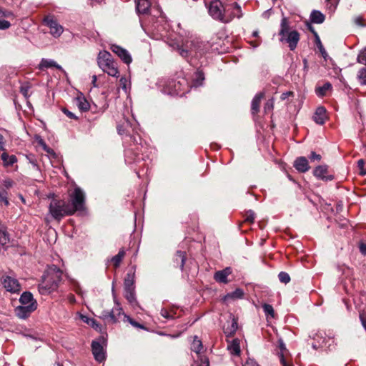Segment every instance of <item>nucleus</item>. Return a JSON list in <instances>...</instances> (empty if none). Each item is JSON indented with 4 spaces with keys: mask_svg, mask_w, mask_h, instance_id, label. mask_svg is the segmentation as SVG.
I'll use <instances>...</instances> for the list:
<instances>
[{
    "mask_svg": "<svg viewBox=\"0 0 366 366\" xmlns=\"http://www.w3.org/2000/svg\"><path fill=\"white\" fill-rule=\"evenodd\" d=\"M81 320H82L83 322L87 323L88 325L90 324V322H93V323L96 322V320L94 319L89 318V317H88L87 316H85V315H82L81 316Z\"/></svg>",
    "mask_w": 366,
    "mask_h": 366,
    "instance_id": "052dcab7",
    "label": "nucleus"
},
{
    "mask_svg": "<svg viewBox=\"0 0 366 366\" xmlns=\"http://www.w3.org/2000/svg\"><path fill=\"white\" fill-rule=\"evenodd\" d=\"M0 150L1 151H5V139L4 136L0 134Z\"/></svg>",
    "mask_w": 366,
    "mask_h": 366,
    "instance_id": "680f3d73",
    "label": "nucleus"
},
{
    "mask_svg": "<svg viewBox=\"0 0 366 366\" xmlns=\"http://www.w3.org/2000/svg\"><path fill=\"white\" fill-rule=\"evenodd\" d=\"M29 86H21V93L25 97H28V92H29Z\"/></svg>",
    "mask_w": 366,
    "mask_h": 366,
    "instance_id": "338daca9",
    "label": "nucleus"
},
{
    "mask_svg": "<svg viewBox=\"0 0 366 366\" xmlns=\"http://www.w3.org/2000/svg\"><path fill=\"white\" fill-rule=\"evenodd\" d=\"M62 112L64 114H65L69 118L73 119H77V117L73 114L71 112L69 111L67 109L64 108L62 109Z\"/></svg>",
    "mask_w": 366,
    "mask_h": 366,
    "instance_id": "5fc2aeb1",
    "label": "nucleus"
},
{
    "mask_svg": "<svg viewBox=\"0 0 366 366\" xmlns=\"http://www.w3.org/2000/svg\"><path fill=\"white\" fill-rule=\"evenodd\" d=\"M279 347L281 350V352L279 354V357L280 362L282 366H292L290 363H288L284 356L283 352L287 350L286 345L284 343L283 340L282 339H280L278 340Z\"/></svg>",
    "mask_w": 366,
    "mask_h": 366,
    "instance_id": "2f4dec72",
    "label": "nucleus"
},
{
    "mask_svg": "<svg viewBox=\"0 0 366 366\" xmlns=\"http://www.w3.org/2000/svg\"><path fill=\"white\" fill-rule=\"evenodd\" d=\"M357 80L361 86H366V66L362 67L357 71Z\"/></svg>",
    "mask_w": 366,
    "mask_h": 366,
    "instance_id": "e433bc0d",
    "label": "nucleus"
},
{
    "mask_svg": "<svg viewBox=\"0 0 366 366\" xmlns=\"http://www.w3.org/2000/svg\"><path fill=\"white\" fill-rule=\"evenodd\" d=\"M127 319H128L129 322L132 326H134V327H137V328H140V329H143V330H145V329H146V327H145L143 325H142V324H140V323L137 322V321H135V320H134L133 319L130 318L129 316H127Z\"/></svg>",
    "mask_w": 366,
    "mask_h": 366,
    "instance_id": "3c124183",
    "label": "nucleus"
},
{
    "mask_svg": "<svg viewBox=\"0 0 366 366\" xmlns=\"http://www.w3.org/2000/svg\"><path fill=\"white\" fill-rule=\"evenodd\" d=\"M231 273L230 267H226L222 270L217 271L214 273V278L217 282L227 283V277Z\"/></svg>",
    "mask_w": 366,
    "mask_h": 366,
    "instance_id": "6ab92c4d",
    "label": "nucleus"
},
{
    "mask_svg": "<svg viewBox=\"0 0 366 366\" xmlns=\"http://www.w3.org/2000/svg\"><path fill=\"white\" fill-rule=\"evenodd\" d=\"M244 297V291L240 288H237L232 292L227 293L223 298L224 301L228 300L242 299Z\"/></svg>",
    "mask_w": 366,
    "mask_h": 366,
    "instance_id": "c756f323",
    "label": "nucleus"
},
{
    "mask_svg": "<svg viewBox=\"0 0 366 366\" xmlns=\"http://www.w3.org/2000/svg\"><path fill=\"white\" fill-rule=\"evenodd\" d=\"M38 143L42 147V149L45 152H46L48 154H52V155H55V153H54V150L47 146V144L44 141V139H42L41 138L39 137Z\"/></svg>",
    "mask_w": 366,
    "mask_h": 366,
    "instance_id": "49530a36",
    "label": "nucleus"
},
{
    "mask_svg": "<svg viewBox=\"0 0 366 366\" xmlns=\"http://www.w3.org/2000/svg\"><path fill=\"white\" fill-rule=\"evenodd\" d=\"M279 35L281 42L287 43L291 51L295 49L300 40V34L296 30L290 31L289 21L286 17L281 20Z\"/></svg>",
    "mask_w": 366,
    "mask_h": 366,
    "instance_id": "39448f33",
    "label": "nucleus"
},
{
    "mask_svg": "<svg viewBox=\"0 0 366 366\" xmlns=\"http://www.w3.org/2000/svg\"><path fill=\"white\" fill-rule=\"evenodd\" d=\"M3 184L5 187L4 189H8L13 186V181L9 179H5L3 182Z\"/></svg>",
    "mask_w": 366,
    "mask_h": 366,
    "instance_id": "4d7b16f0",
    "label": "nucleus"
},
{
    "mask_svg": "<svg viewBox=\"0 0 366 366\" xmlns=\"http://www.w3.org/2000/svg\"><path fill=\"white\" fill-rule=\"evenodd\" d=\"M237 327V320L232 318L230 322H228L227 325L224 326V333L227 337H231L235 334Z\"/></svg>",
    "mask_w": 366,
    "mask_h": 366,
    "instance_id": "a211bd4d",
    "label": "nucleus"
},
{
    "mask_svg": "<svg viewBox=\"0 0 366 366\" xmlns=\"http://www.w3.org/2000/svg\"><path fill=\"white\" fill-rule=\"evenodd\" d=\"M150 8V3L149 0H137L136 1V10L139 14H147Z\"/></svg>",
    "mask_w": 366,
    "mask_h": 366,
    "instance_id": "4be33fe9",
    "label": "nucleus"
},
{
    "mask_svg": "<svg viewBox=\"0 0 366 366\" xmlns=\"http://www.w3.org/2000/svg\"><path fill=\"white\" fill-rule=\"evenodd\" d=\"M273 109V101L272 99L268 100L264 105V110H272Z\"/></svg>",
    "mask_w": 366,
    "mask_h": 366,
    "instance_id": "bf43d9fd",
    "label": "nucleus"
},
{
    "mask_svg": "<svg viewBox=\"0 0 366 366\" xmlns=\"http://www.w3.org/2000/svg\"><path fill=\"white\" fill-rule=\"evenodd\" d=\"M255 218V214L252 210H249L246 213L245 221L252 223Z\"/></svg>",
    "mask_w": 366,
    "mask_h": 366,
    "instance_id": "8fccbe9b",
    "label": "nucleus"
},
{
    "mask_svg": "<svg viewBox=\"0 0 366 366\" xmlns=\"http://www.w3.org/2000/svg\"><path fill=\"white\" fill-rule=\"evenodd\" d=\"M44 22L50 29L54 28L58 24L57 21L51 16L45 17Z\"/></svg>",
    "mask_w": 366,
    "mask_h": 366,
    "instance_id": "c03bdc74",
    "label": "nucleus"
},
{
    "mask_svg": "<svg viewBox=\"0 0 366 366\" xmlns=\"http://www.w3.org/2000/svg\"><path fill=\"white\" fill-rule=\"evenodd\" d=\"M1 283L6 290L11 293H19L21 290L19 281L16 278L10 276H3Z\"/></svg>",
    "mask_w": 366,
    "mask_h": 366,
    "instance_id": "9d476101",
    "label": "nucleus"
},
{
    "mask_svg": "<svg viewBox=\"0 0 366 366\" xmlns=\"http://www.w3.org/2000/svg\"><path fill=\"white\" fill-rule=\"evenodd\" d=\"M357 62L366 66V47L359 51L357 56Z\"/></svg>",
    "mask_w": 366,
    "mask_h": 366,
    "instance_id": "a19ab883",
    "label": "nucleus"
},
{
    "mask_svg": "<svg viewBox=\"0 0 366 366\" xmlns=\"http://www.w3.org/2000/svg\"><path fill=\"white\" fill-rule=\"evenodd\" d=\"M309 158L311 161H315V160L320 161L321 160V156L320 154H316L315 152H312L310 153Z\"/></svg>",
    "mask_w": 366,
    "mask_h": 366,
    "instance_id": "6e6d98bb",
    "label": "nucleus"
},
{
    "mask_svg": "<svg viewBox=\"0 0 366 366\" xmlns=\"http://www.w3.org/2000/svg\"><path fill=\"white\" fill-rule=\"evenodd\" d=\"M279 280L284 284H287L290 281V277L288 273L285 272H280L278 274Z\"/></svg>",
    "mask_w": 366,
    "mask_h": 366,
    "instance_id": "09e8293b",
    "label": "nucleus"
},
{
    "mask_svg": "<svg viewBox=\"0 0 366 366\" xmlns=\"http://www.w3.org/2000/svg\"><path fill=\"white\" fill-rule=\"evenodd\" d=\"M92 350L94 359L99 362H102L105 360L106 356L104 348L101 343L98 341H92Z\"/></svg>",
    "mask_w": 366,
    "mask_h": 366,
    "instance_id": "4468645a",
    "label": "nucleus"
},
{
    "mask_svg": "<svg viewBox=\"0 0 366 366\" xmlns=\"http://www.w3.org/2000/svg\"><path fill=\"white\" fill-rule=\"evenodd\" d=\"M262 309L265 315L267 316V318L269 317L273 318L274 317V310L271 305L264 303L262 305Z\"/></svg>",
    "mask_w": 366,
    "mask_h": 366,
    "instance_id": "ea45409f",
    "label": "nucleus"
},
{
    "mask_svg": "<svg viewBox=\"0 0 366 366\" xmlns=\"http://www.w3.org/2000/svg\"><path fill=\"white\" fill-rule=\"evenodd\" d=\"M124 297L133 307L138 306L134 288L124 289Z\"/></svg>",
    "mask_w": 366,
    "mask_h": 366,
    "instance_id": "5701e85b",
    "label": "nucleus"
},
{
    "mask_svg": "<svg viewBox=\"0 0 366 366\" xmlns=\"http://www.w3.org/2000/svg\"><path fill=\"white\" fill-rule=\"evenodd\" d=\"M119 134L125 135L124 144H127L124 150L125 162L128 164H139L149 159L151 149L148 145L143 144L142 139L137 132V125L132 124L128 119L117 126Z\"/></svg>",
    "mask_w": 366,
    "mask_h": 366,
    "instance_id": "f257e3e1",
    "label": "nucleus"
},
{
    "mask_svg": "<svg viewBox=\"0 0 366 366\" xmlns=\"http://www.w3.org/2000/svg\"><path fill=\"white\" fill-rule=\"evenodd\" d=\"M70 210L72 212V214L76 212L85 210V194L81 188L75 187L73 193L70 195Z\"/></svg>",
    "mask_w": 366,
    "mask_h": 366,
    "instance_id": "6e6552de",
    "label": "nucleus"
},
{
    "mask_svg": "<svg viewBox=\"0 0 366 366\" xmlns=\"http://www.w3.org/2000/svg\"><path fill=\"white\" fill-rule=\"evenodd\" d=\"M0 202L4 203L6 206L9 204L8 200V192L6 189L0 187Z\"/></svg>",
    "mask_w": 366,
    "mask_h": 366,
    "instance_id": "79ce46f5",
    "label": "nucleus"
},
{
    "mask_svg": "<svg viewBox=\"0 0 366 366\" xmlns=\"http://www.w3.org/2000/svg\"><path fill=\"white\" fill-rule=\"evenodd\" d=\"M63 31V27L58 24L56 26L50 29V33L54 37H58L62 34Z\"/></svg>",
    "mask_w": 366,
    "mask_h": 366,
    "instance_id": "a18cd8bd",
    "label": "nucleus"
},
{
    "mask_svg": "<svg viewBox=\"0 0 366 366\" xmlns=\"http://www.w3.org/2000/svg\"><path fill=\"white\" fill-rule=\"evenodd\" d=\"M189 88L191 87L187 79L182 78L170 81L163 89V92L172 96L182 97L189 91Z\"/></svg>",
    "mask_w": 366,
    "mask_h": 366,
    "instance_id": "423d86ee",
    "label": "nucleus"
},
{
    "mask_svg": "<svg viewBox=\"0 0 366 366\" xmlns=\"http://www.w3.org/2000/svg\"><path fill=\"white\" fill-rule=\"evenodd\" d=\"M51 67H55L56 69L61 71L64 74H66L64 69L58 64L54 60L50 59H42L39 64L38 68L40 70H44V69H48Z\"/></svg>",
    "mask_w": 366,
    "mask_h": 366,
    "instance_id": "2eb2a0df",
    "label": "nucleus"
},
{
    "mask_svg": "<svg viewBox=\"0 0 366 366\" xmlns=\"http://www.w3.org/2000/svg\"><path fill=\"white\" fill-rule=\"evenodd\" d=\"M101 69L104 72L107 73L111 76H117L119 74L118 69L114 61H112V64H107V66Z\"/></svg>",
    "mask_w": 366,
    "mask_h": 366,
    "instance_id": "7c9ffc66",
    "label": "nucleus"
},
{
    "mask_svg": "<svg viewBox=\"0 0 366 366\" xmlns=\"http://www.w3.org/2000/svg\"><path fill=\"white\" fill-rule=\"evenodd\" d=\"M312 118L315 123L320 125H322L325 123L326 119L325 108L323 107H319L316 109Z\"/></svg>",
    "mask_w": 366,
    "mask_h": 366,
    "instance_id": "aec40b11",
    "label": "nucleus"
},
{
    "mask_svg": "<svg viewBox=\"0 0 366 366\" xmlns=\"http://www.w3.org/2000/svg\"><path fill=\"white\" fill-rule=\"evenodd\" d=\"M19 302L24 305H30L33 302H37L30 292H24L19 298Z\"/></svg>",
    "mask_w": 366,
    "mask_h": 366,
    "instance_id": "cd10ccee",
    "label": "nucleus"
},
{
    "mask_svg": "<svg viewBox=\"0 0 366 366\" xmlns=\"http://www.w3.org/2000/svg\"><path fill=\"white\" fill-rule=\"evenodd\" d=\"M114 61L110 53L106 51H100L98 56V65L100 68L107 66Z\"/></svg>",
    "mask_w": 366,
    "mask_h": 366,
    "instance_id": "f3484780",
    "label": "nucleus"
},
{
    "mask_svg": "<svg viewBox=\"0 0 366 366\" xmlns=\"http://www.w3.org/2000/svg\"><path fill=\"white\" fill-rule=\"evenodd\" d=\"M310 21L314 24H322L325 19V15L318 10H313L310 16Z\"/></svg>",
    "mask_w": 366,
    "mask_h": 366,
    "instance_id": "c85d7f7f",
    "label": "nucleus"
},
{
    "mask_svg": "<svg viewBox=\"0 0 366 366\" xmlns=\"http://www.w3.org/2000/svg\"><path fill=\"white\" fill-rule=\"evenodd\" d=\"M360 320L362 327H364V329L366 331V317H365L364 314H362V313L360 314Z\"/></svg>",
    "mask_w": 366,
    "mask_h": 366,
    "instance_id": "69168bd1",
    "label": "nucleus"
},
{
    "mask_svg": "<svg viewBox=\"0 0 366 366\" xmlns=\"http://www.w3.org/2000/svg\"><path fill=\"white\" fill-rule=\"evenodd\" d=\"M228 8H230L229 11L227 12V14H232V16L231 18V21L235 17L240 19L243 16V13L242 11L241 7L239 4L237 2H234L232 4H228Z\"/></svg>",
    "mask_w": 366,
    "mask_h": 366,
    "instance_id": "412c9836",
    "label": "nucleus"
},
{
    "mask_svg": "<svg viewBox=\"0 0 366 366\" xmlns=\"http://www.w3.org/2000/svg\"><path fill=\"white\" fill-rule=\"evenodd\" d=\"M314 35H315V36L316 38L317 46L319 48V49H320L322 56L325 59L326 56H327V52H326L323 45L321 43L320 37H319V36H318L317 32H314Z\"/></svg>",
    "mask_w": 366,
    "mask_h": 366,
    "instance_id": "37998d69",
    "label": "nucleus"
},
{
    "mask_svg": "<svg viewBox=\"0 0 366 366\" xmlns=\"http://www.w3.org/2000/svg\"><path fill=\"white\" fill-rule=\"evenodd\" d=\"M244 366H259V365L257 364V362L255 360H254L252 359H248L245 362Z\"/></svg>",
    "mask_w": 366,
    "mask_h": 366,
    "instance_id": "13d9d810",
    "label": "nucleus"
},
{
    "mask_svg": "<svg viewBox=\"0 0 366 366\" xmlns=\"http://www.w3.org/2000/svg\"><path fill=\"white\" fill-rule=\"evenodd\" d=\"M110 49L112 52L115 53L122 60L124 63L129 64L132 62V56L125 49L116 44H112Z\"/></svg>",
    "mask_w": 366,
    "mask_h": 366,
    "instance_id": "f8f14e48",
    "label": "nucleus"
},
{
    "mask_svg": "<svg viewBox=\"0 0 366 366\" xmlns=\"http://www.w3.org/2000/svg\"><path fill=\"white\" fill-rule=\"evenodd\" d=\"M1 159L3 162L4 167L12 166L17 162V158L15 155H9L8 153L4 151L1 154Z\"/></svg>",
    "mask_w": 366,
    "mask_h": 366,
    "instance_id": "bb28decb",
    "label": "nucleus"
},
{
    "mask_svg": "<svg viewBox=\"0 0 366 366\" xmlns=\"http://www.w3.org/2000/svg\"><path fill=\"white\" fill-rule=\"evenodd\" d=\"M365 162L364 159H360L357 161V168L359 170V174L365 176L366 174V169L365 168Z\"/></svg>",
    "mask_w": 366,
    "mask_h": 366,
    "instance_id": "de8ad7c7",
    "label": "nucleus"
},
{
    "mask_svg": "<svg viewBox=\"0 0 366 366\" xmlns=\"http://www.w3.org/2000/svg\"><path fill=\"white\" fill-rule=\"evenodd\" d=\"M63 272L57 266H48L42 277V282L39 285V291L43 295H49L55 291L62 280Z\"/></svg>",
    "mask_w": 366,
    "mask_h": 366,
    "instance_id": "7ed1b4c3",
    "label": "nucleus"
},
{
    "mask_svg": "<svg viewBox=\"0 0 366 366\" xmlns=\"http://www.w3.org/2000/svg\"><path fill=\"white\" fill-rule=\"evenodd\" d=\"M204 80V74L201 70L198 69L194 74L190 87H198L199 86H202L203 84Z\"/></svg>",
    "mask_w": 366,
    "mask_h": 366,
    "instance_id": "393cba45",
    "label": "nucleus"
},
{
    "mask_svg": "<svg viewBox=\"0 0 366 366\" xmlns=\"http://www.w3.org/2000/svg\"><path fill=\"white\" fill-rule=\"evenodd\" d=\"M359 249H360V252L362 254L366 255V244L365 243L360 242L359 244Z\"/></svg>",
    "mask_w": 366,
    "mask_h": 366,
    "instance_id": "e2e57ef3",
    "label": "nucleus"
},
{
    "mask_svg": "<svg viewBox=\"0 0 366 366\" xmlns=\"http://www.w3.org/2000/svg\"><path fill=\"white\" fill-rule=\"evenodd\" d=\"M49 212L55 219H61L65 215H72L70 204L64 200L53 199L49 204Z\"/></svg>",
    "mask_w": 366,
    "mask_h": 366,
    "instance_id": "0eeeda50",
    "label": "nucleus"
},
{
    "mask_svg": "<svg viewBox=\"0 0 366 366\" xmlns=\"http://www.w3.org/2000/svg\"><path fill=\"white\" fill-rule=\"evenodd\" d=\"M134 272H129L127 274L124 279V289L134 288Z\"/></svg>",
    "mask_w": 366,
    "mask_h": 366,
    "instance_id": "72a5a7b5",
    "label": "nucleus"
},
{
    "mask_svg": "<svg viewBox=\"0 0 366 366\" xmlns=\"http://www.w3.org/2000/svg\"><path fill=\"white\" fill-rule=\"evenodd\" d=\"M263 98V93L257 94L252 99L251 103V112L252 114H256L259 110V104Z\"/></svg>",
    "mask_w": 366,
    "mask_h": 366,
    "instance_id": "a878e982",
    "label": "nucleus"
},
{
    "mask_svg": "<svg viewBox=\"0 0 366 366\" xmlns=\"http://www.w3.org/2000/svg\"><path fill=\"white\" fill-rule=\"evenodd\" d=\"M362 21H363V19L362 16H356L354 18L355 24L358 26H363Z\"/></svg>",
    "mask_w": 366,
    "mask_h": 366,
    "instance_id": "0e129e2a",
    "label": "nucleus"
},
{
    "mask_svg": "<svg viewBox=\"0 0 366 366\" xmlns=\"http://www.w3.org/2000/svg\"><path fill=\"white\" fill-rule=\"evenodd\" d=\"M76 100L77 107L79 110L81 112H86L89 109V104L84 96L77 97Z\"/></svg>",
    "mask_w": 366,
    "mask_h": 366,
    "instance_id": "473e14b6",
    "label": "nucleus"
},
{
    "mask_svg": "<svg viewBox=\"0 0 366 366\" xmlns=\"http://www.w3.org/2000/svg\"><path fill=\"white\" fill-rule=\"evenodd\" d=\"M11 26V24L9 21L6 20H1L0 19V29L4 30L9 29Z\"/></svg>",
    "mask_w": 366,
    "mask_h": 366,
    "instance_id": "864d4df0",
    "label": "nucleus"
},
{
    "mask_svg": "<svg viewBox=\"0 0 366 366\" xmlns=\"http://www.w3.org/2000/svg\"><path fill=\"white\" fill-rule=\"evenodd\" d=\"M292 94H293V93L292 92H284L281 95V99L285 100V99H287L289 96H290Z\"/></svg>",
    "mask_w": 366,
    "mask_h": 366,
    "instance_id": "774afa93",
    "label": "nucleus"
},
{
    "mask_svg": "<svg viewBox=\"0 0 366 366\" xmlns=\"http://www.w3.org/2000/svg\"><path fill=\"white\" fill-rule=\"evenodd\" d=\"M37 302H33L30 305H19L14 309L16 317L19 319L25 320L28 318L31 314L37 309Z\"/></svg>",
    "mask_w": 366,
    "mask_h": 366,
    "instance_id": "9b49d317",
    "label": "nucleus"
},
{
    "mask_svg": "<svg viewBox=\"0 0 366 366\" xmlns=\"http://www.w3.org/2000/svg\"><path fill=\"white\" fill-rule=\"evenodd\" d=\"M205 6L213 19L224 24L231 22L232 15L227 14V12L230 10V8H228V4L224 5L220 0H211L205 3Z\"/></svg>",
    "mask_w": 366,
    "mask_h": 366,
    "instance_id": "20e7f679",
    "label": "nucleus"
},
{
    "mask_svg": "<svg viewBox=\"0 0 366 366\" xmlns=\"http://www.w3.org/2000/svg\"><path fill=\"white\" fill-rule=\"evenodd\" d=\"M332 84L330 82H325L322 86L316 88V94L320 97H324L327 91L332 89Z\"/></svg>",
    "mask_w": 366,
    "mask_h": 366,
    "instance_id": "c9c22d12",
    "label": "nucleus"
},
{
    "mask_svg": "<svg viewBox=\"0 0 366 366\" xmlns=\"http://www.w3.org/2000/svg\"><path fill=\"white\" fill-rule=\"evenodd\" d=\"M328 167L327 165H320L315 167L313 174L319 179L324 181H332L334 179V175L327 174Z\"/></svg>",
    "mask_w": 366,
    "mask_h": 366,
    "instance_id": "ddd939ff",
    "label": "nucleus"
},
{
    "mask_svg": "<svg viewBox=\"0 0 366 366\" xmlns=\"http://www.w3.org/2000/svg\"><path fill=\"white\" fill-rule=\"evenodd\" d=\"M160 315L167 320L174 319V316L172 315H170L169 312L165 308H162L161 310Z\"/></svg>",
    "mask_w": 366,
    "mask_h": 366,
    "instance_id": "603ef678",
    "label": "nucleus"
},
{
    "mask_svg": "<svg viewBox=\"0 0 366 366\" xmlns=\"http://www.w3.org/2000/svg\"><path fill=\"white\" fill-rule=\"evenodd\" d=\"M186 260V253L180 250L177 251L174 256V264L177 267H179L181 270H183L184 263Z\"/></svg>",
    "mask_w": 366,
    "mask_h": 366,
    "instance_id": "b1692460",
    "label": "nucleus"
},
{
    "mask_svg": "<svg viewBox=\"0 0 366 366\" xmlns=\"http://www.w3.org/2000/svg\"><path fill=\"white\" fill-rule=\"evenodd\" d=\"M294 167L300 172L305 173L310 169L308 160L305 157H297L294 162Z\"/></svg>",
    "mask_w": 366,
    "mask_h": 366,
    "instance_id": "dca6fc26",
    "label": "nucleus"
},
{
    "mask_svg": "<svg viewBox=\"0 0 366 366\" xmlns=\"http://www.w3.org/2000/svg\"><path fill=\"white\" fill-rule=\"evenodd\" d=\"M125 255V251L124 249H121L118 254H116L115 256H114L112 259H111V261L113 263L114 266L115 268H117L119 267L122 261V259L124 258Z\"/></svg>",
    "mask_w": 366,
    "mask_h": 366,
    "instance_id": "f704fd0d",
    "label": "nucleus"
},
{
    "mask_svg": "<svg viewBox=\"0 0 366 366\" xmlns=\"http://www.w3.org/2000/svg\"><path fill=\"white\" fill-rule=\"evenodd\" d=\"M171 46L192 65H194L192 62L194 58L202 57L208 49L207 44L198 39L187 41L184 44L182 45L174 43L171 44Z\"/></svg>",
    "mask_w": 366,
    "mask_h": 366,
    "instance_id": "f03ea898",
    "label": "nucleus"
},
{
    "mask_svg": "<svg viewBox=\"0 0 366 366\" xmlns=\"http://www.w3.org/2000/svg\"><path fill=\"white\" fill-rule=\"evenodd\" d=\"M112 295L114 302L117 305V307L112 309L111 311L103 310L99 316V317L102 319L106 324H114L117 322L118 318L117 316H120L122 312V308L119 307V303L116 297L114 286L112 287Z\"/></svg>",
    "mask_w": 366,
    "mask_h": 366,
    "instance_id": "1a4fd4ad",
    "label": "nucleus"
},
{
    "mask_svg": "<svg viewBox=\"0 0 366 366\" xmlns=\"http://www.w3.org/2000/svg\"><path fill=\"white\" fill-rule=\"evenodd\" d=\"M228 349L231 351L232 354L239 355L241 352L239 340L237 339L233 340L232 343L228 345Z\"/></svg>",
    "mask_w": 366,
    "mask_h": 366,
    "instance_id": "4c0bfd02",
    "label": "nucleus"
},
{
    "mask_svg": "<svg viewBox=\"0 0 366 366\" xmlns=\"http://www.w3.org/2000/svg\"><path fill=\"white\" fill-rule=\"evenodd\" d=\"M191 349L192 351L197 354H199L202 349V341L199 340L197 336L194 337V339L191 345Z\"/></svg>",
    "mask_w": 366,
    "mask_h": 366,
    "instance_id": "58836bf2",
    "label": "nucleus"
}]
</instances>
